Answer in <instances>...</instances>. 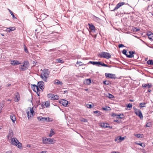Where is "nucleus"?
<instances>
[{
	"label": "nucleus",
	"mask_w": 153,
	"mask_h": 153,
	"mask_svg": "<svg viewBox=\"0 0 153 153\" xmlns=\"http://www.w3.org/2000/svg\"><path fill=\"white\" fill-rule=\"evenodd\" d=\"M49 73L48 69H44L40 75L41 78L45 82H47Z\"/></svg>",
	"instance_id": "nucleus-1"
},
{
	"label": "nucleus",
	"mask_w": 153,
	"mask_h": 153,
	"mask_svg": "<svg viewBox=\"0 0 153 153\" xmlns=\"http://www.w3.org/2000/svg\"><path fill=\"white\" fill-rule=\"evenodd\" d=\"M29 66V64L28 61H24L22 65L19 66V68L20 70L24 71L27 70Z\"/></svg>",
	"instance_id": "nucleus-2"
},
{
	"label": "nucleus",
	"mask_w": 153,
	"mask_h": 153,
	"mask_svg": "<svg viewBox=\"0 0 153 153\" xmlns=\"http://www.w3.org/2000/svg\"><path fill=\"white\" fill-rule=\"evenodd\" d=\"M11 143L13 145L17 146V147L19 148H20L22 146V143H20L18 140L16 138H12Z\"/></svg>",
	"instance_id": "nucleus-3"
},
{
	"label": "nucleus",
	"mask_w": 153,
	"mask_h": 153,
	"mask_svg": "<svg viewBox=\"0 0 153 153\" xmlns=\"http://www.w3.org/2000/svg\"><path fill=\"white\" fill-rule=\"evenodd\" d=\"M53 139L47 138L45 137L42 138L43 143L44 144H50L53 143Z\"/></svg>",
	"instance_id": "nucleus-4"
},
{
	"label": "nucleus",
	"mask_w": 153,
	"mask_h": 153,
	"mask_svg": "<svg viewBox=\"0 0 153 153\" xmlns=\"http://www.w3.org/2000/svg\"><path fill=\"white\" fill-rule=\"evenodd\" d=\"M133 108L135 114L139 117L141 119H142L143 118V116L141 111L135 107H133Z\"/></svg>",
	"instance_id": "nucleus-5"
},
{
	"label": "nucleus",
	"mask_w": 153,
	"mask_h": 153,
	"mask_svg": "<svg viewBox=\"0 0 153 153\" xmlns=\"http://www.w3.org/2000/svg\"><path fill=\"white\" fill-rule=\"evenodd\" d=\"M31 88L33 91L36 93L38 96H39L40 92V91H41L38 86L36 85H32Z\"/></svg>",
	"instance_id": "nucleus-6"
},
{
	"label": "nucleus",
	"mask_w": 153,
	"mask_h": 153,
	"mask_svg": "<svg viewBox=\"0 0 153 153\" xmlns=\"http://www.w3.org/2000/svg\"><path fill=\"white\" fill-rule=\"evenodd\" d=\"M47 97L51 100H57L59 98V97L58 96L52 94H48Z\"/></svg>",
	"instance_id": "nucleus-7"
},
{
	"label": "nucleus",
	"mask_w": 153,
	"mask_h": 153,
	"mask_svg": "<svg viewBox=\"0 0 153 153\" xmlns=\"http://www.w3.org/2000/svg\"><path fill=\"white\" fill-rule=\"evenodd\" d=\"M44 84V83L43 81H39L38 82L37 85L38 86L39 88L41 89V91H42L44 89L45 87Z\"/></svg>",
	"instance_id": "nucleus-8"
},
{
	"label": "nucleus",
	"mask_w": 153,
	"mask_h": 153,
	"mask_svg": "<svg viewBox=\"0 0 153 153\" xmlns=\"http://www.w3.org/2000/svg\"><path fill=\"white\" fill-rule=\"evenodd\" d=\"M112 116L114 117H116L117 118L123 119L124 118V116L123 114H117L115 113H113L112 114Z\"/></svg>",
	"instance_id": "nucleus-9"
},
{
	"label": "nucleus",
	"mask_w": 153,
	"mask_h": 153,
	"mask_svg": "<svg viewBox=\"0 0 153 153\" xmlns=\"http://www.w3.org/2000/svg\"><path fill=\"white\" fill-rule=\"evenodd\" d=\"M27 113L29 119L32 118L33 117V113H34V111L32 108H30V112L28 111L27 112Z\"/></svg>",
	"instance_id": "nucleus-10"
},
{
	"label": "nucleus",
	"mask_w": 153,
	"mask_h": 153,
	"mask_svg": "<svg viewBox=\"0 0 153 153\" xmlns=\"http://www.w3.org/2000/svg\"><path fill=\"white\" fill-rule=\"evenodd\" d=\"M106 78L108 77L111 79H115L116 78L115 75L112 74L106 73Z\"/></svg>",
	"instance_id": "nucleus-11"
},
{
	"label": "nucleus",
	"mask_w": 153,
	"mask_h": 153,
	"mask_svg": "<svg viewBox=\"0 0 153 153\" xmlns=\"http://www.w3.org/2000/svg\"><path fill=\"white\" fill-rule=\"evenodd\" d=\"M59 103L62 104L64 106L66 107L68 104V102L66 100L62 99L60 100Z\"/></svg>",
	"instance_id": "nucleus-12"
},
{
	"label": "nucleus",
	"mask_w": 153,
	"mask_h": 153,
	"mask_svg": "<svg viewBox=\"0 0 153 153\" xmlns=\"http://www.w3.org/2000/svg\"><path fill=\"white\" fill-rule=\"evenodd\" d=\"M124 4V3L123 2H121L117 4L115 7L114 8V9L112 10V11H114L117 10L119 8H120Z\"/></svg>",
	"instance_id": "nucleus-13"
},
{
	"label": "nucleus",
	"mask_w": 153,
	"mask_h": 153,
	"mask_svg": "<svg viewBox=\"0 0 153 153\" xmlns=\"http://www.w3.org/2000/svg\"><path fill=\"white\" fill-rule=\"evenodd\" d=\"M10 64L13 65H19L21 64V63L18 60H11Z\"/></svg>",
	"instance_id": "nucleus-14"
},
{
	"label": "nucleus",
	"mask_w": 153,
	"mask_h": 153,
	"mask_svg": "<svg viewBox=\"0 0 153 153\" xmlns=\"http://www.w3.org/2000/svg\"><path fill=\"white\" fill-rule=\"evenodd\" d=\"M135 53V52L134 51H130L129 52V53L130 54L128 55L127 56V57L128 58H129L134 57V55H133V54Z\"/></svg>",
	"instance_id": "nucleus-15"
},
{
	"label": "nucleus",
	"mask_w": 153,
	"mask_h": 153,
	"mask_svg": "<svg viewBox=\"0 0 153 153\" xmlns=\"http://www.w3.org/2000/svg\"><path fill=\"white\" fill-rule=\"evenodd\" d=\"M13 136V131L12 130H10L9 131V134L7 136V138L8 139L10 138H12Z\"/></svg>",
	"instance_id": "nucleus-16"
},
{
	"label": "nucleus",
	"mask_w": 153,
	"mask_h": 153,
	"mask_svg": "<svg viewBox=\"0 0 153 153\" xmlns=\"http://www.w3.org/2000/svg\"><path fill=\"white\" fill-rule=\"evenodd\" d=\"M125 139L124 137H122L121 136H119L115 140V141H118V142H120L123 140Z\"/></svg>",
	"instance_id": "nucleus-17"
},
{
	"label": "nucleus",
	"mask_w": 153,
	"mask_h": 153,
	"mask_svg": "<svg viewBox=\"0 0 153 153\" xmlns=\"http://www.w3.org/2000/svg\"><path fill=\"white\" fill-rule=\"evenodd\" d=\"M152 86V84L148 83L147 84H143L142 85V87L144 88H150Z\"/></svg>",
	"instance_id": "nucleus-18"
},
{
	"label": "nucleus",
	"mask_w": 153,
	"mask_h": 153,
	"mask_svg": "<svg viewBox=\"0 0 153 153\" xmlns=\"http://www.w3.org/2000/svg\"><path fill=\"white\" fill-rule=\"evenodd\" d=\"M89 63H91V64L93 65H95L98 66H99V64H101V62L90 61L89 62Z\"/></svg>",
	"instance_id": "nucleus-19"
},
{
	"label": "nucleus",
	"mask_w": 153,
	"mask_h": 153,
	"mask_svg": "<svg viewBox=\"0 0 153 153\" xmlns=\"http://www.w3.org/2000/svg\"><path fill=\"white\" fill-rule=\"evenodd\" d=\"M39 121H47V118L46 117H37Z\"/></svg>",
	"instance_id": "nucleus-20"
},
{
	"label": "nucleus",
	"mask_w": 153,
	"mask_h": 153,
	"mask_svg": "<svg viewBox=\"0 0 153 153\" xmlns=\"http://www.w3.org/2000/svg\"><path fill=\"white\" fill-rule=\"evenodd\" d=\"M98 56L99 57L102 58H105V52H100L98 54Z\"/></svg>",
	"instance_id": "nucleus-21"
},
{
	"label": "nucleus",
	"mask_w": 153,
	"mask_h": 153,
	"mask_svg": "<svg viewBox=\"0 0 153 153\" xmlns=\"http://www.w3.org/2000/svg\"><path fill=\"white\" fill-rule=\"evenodd\" d=\"M54 83L56 85H61L63 84V83L62 82L60 81L58 79H55L54 80Z\"/></svg>",
	"instance_id": "nucleus-22"
},
{
	"label": "nucleus",
	"mask_w": 153,
	"mask_h": 153,
	"mask_svg": "<svg viewBox=\"0 0 153 153\" xmlns=\"http://www.w3.org/2000/svg\"><path fill=\"white\" fill-rule=\"evenodd\" d=\"M89 28L91 30H95V27L92 24H88Z\"/></svg>",
	"instance_id": "nucleus-23"
},
{
	"label": "nucleus",
	"mask_w": 153,
	"mask_h": 153,
	"mask_svg": "<svg viewBox=\"0 0 153 153\" xmlns=\"http://www.w3.org/2000/svg\"><path fill=\"white\" fill-rule=\"evenodd\" d=\"M148 36L149 39L151 41L153 40V34L149 33H148Z\"/></svg>",
	"instance_id": "nucleus-24"
},
{
	"label": "nucleus",
	"mask_w": 153,
	"mask_h": 153,
	"mask_svg": "<svg viewBox=\"0 0 153 153\" xmlns=\"http://www.w3.org/2000/svg\"><path fill=\"white\" fill-rule=\"evenodd\" d=\"M10 118L13 122L14 123L16 120L15 116L13 114H11L10 116Z\"/></svg>",
	"instance_id": "nucleus-25"
},
{
	"label": "nucleus",
	"mask_w": 153,
	"mask_h": 153,
	"mask_svg": "<svg viewBox=\"0 0 153 153\" xmlns=\"http://www.w3.org/2000/svg\"><path fill=\"white\" fill-rule=\"evenodd\" d=\"M106 97H108L110 99L114 97V96L113 95L109 93H107L106 94Z\"/></svg>",
	"instance_id": "nucleus-26"
},
{
	"label": "nucleus",
	"mask_w": 153,
	"mask_h": 153,
	"mask_svg": "<svg viewBox=\"0 0 153 153\" xmlns=\"http://www.w3.org/2000/svg\"><path fill=\"white\" fill-rule=\"evenodd\" d=\"M91 83V80L90 79H86L84 82V83L87 85H89Z\"/></svg>",
	"instance_id": "nucleus-27"
},
{
	"label": "nucleus",
	"mask_w": 153,
	"mask_h": 153,
	"mask_svg": "<svg viewBox=\"0 0 153 153\" xmlns=\"http://www.w3.org/2000/svg\"><path fill=\"white\" fill-rule=\"evenodd\" d=\"M15 29V27H11L8 28L7 30L9 32L14 30Z\"/></svg>",
	"instance_id": "nucleus-28"
},
{
	"label": "nucleus",
	"mask_w": 153,
	"mask_h": 153,
	"mask_svg": "<svg viewBox=\"0 0 153 153\" xmlns=\"http://www.w3.org/2000/svg\"><path fill=\"white\" fill-rule=\"evenodd\" d=\"M136 137L138 138H142L143 137V135L142 134H137L134 135Z\"/></svg>",
	"instance_id": "nucleus-29"
},
{
	"label": "nucleus",
	"mask_w": 153,
	"mask_h": 153,
	"mask_svg": "<svg viewBox=\"0 0 153 153\" xmlns=\"http://www.w3.org/2000/svg\"><path fill=\"white\" fill-rule=\"evenodd\" d=\"M111 57V54L108 53L106 52V59H109Z\"/></svg>",
	"instance_id": "nucleus-30"
},
{
	"label": "nucleus",
	"mask_w": 153,
	"mask_h": 153,
	"mask_svg": "<svg viewBox=\"0 0 153 153\" xmlns=\"http://www.w3.org/2000/svg\"><path fill=\"white\" fill-rule=\"evenodd\" d=\"M147 63L149 65H153V60H149L147 61Z\"/></svg>",
	"instance_id": "nucleus-31"
},
{
	"label": "nucleus",
	"mask_w": 153,
	"mask_h": 153,
	"mask_svg": "<svg viewBox=\"0 0 153 153\" xmlns=\"http://www.w3.org/2000/svg\"><path fill=\"white\" fill-rule=\"evenodd\" d=\"M55 134L54 132L53 131L52 129H51L50 131V134L49 135V136L50 137H51L52 135H54Z\"/></svg>",
	"instance_id": "nucleus-32"
},
{
	"label": "nucleus",
	"mask_w": 153,
	"mask_h": 153,
	"mask_svg": "<svg viewBox=\"0 0 153 153\" xmlns=\"http://www.w3.org/2000/svg\"><path fill=\"white\" fill-rule=\"evenodd\" d=\"M146 103L145 102L141 103L140 104V108H143L145 107Z\"/></svg>",
	"instance_id": "nucleus-33"
},
{
	"label": "nucleus",
	"mask_w": 153,
	"mask_h": 153,
	"mask_svg": "<svg viewBox=\"0 0 153 153\" xmlns=\"http://www.w3.org/2000/svg\"><path fill=\"white\" fill-rule=\"evenodd\" d=\"M106 128L111 129L112 128V126H110L109 124L106 123Z\"/></svg>",
	"instance_id": "nucleus-34"
},
{
	"label": "nucleus",
	"mask_w": 153,
	"mask_h": 153,
	"mask_svg": "<svg viewBox=\"0 0 153 153\" xmlns=\"http://www.w3.org/2000/svg\"><path fill=\"white\" fill-rule=\"evenodd\" d=\"M94 19L95 21L96 22H99L100 21V19L99 18L97 17L96 16H94Z\"/></svg>",
	"instance_id": "nucleus-35"
},
{
	"label": "nucleus",
	"mask_w": 153,
	"mask_h": 153,
	"mask_svg": "<svg viewBox=\"0 0 153 153\" xmlns=\"http://www.w3.org/2000/svg\"><path fill=\"white\" fill-rule=\"evenodd\" d=\"M80 120L81 121L84 122H88V120L87 119L83 118H81L80 119Z\"/></svg>",
	"instance_id": "nucleus-36"
},
{
	"label": "nucleus",
	"mask_w": 153,
	"mask_h": 153,
	"mask_svg": "<svg viewBox=\"0 0 153 153\" xmlns=\"http://www.w3.org/2000/svg\"><path fill=\"white\" fill-rule=\"evenodd\" d=\"M9 11L10 12V14H11V15L12 16V17H13V18L16 19V17L15 16L13 13V12L11 10H10L9 9Z\"/></svg>",
	"instance_id": "nucleus-37"
},
{
	"label": "nucleus",
	"mask_w": 153,
	"mask_h": 153,
	"mask_svg": "<svg viewBox=\"0 0 153 153\" xmlns=\"http://www.w3.org/2000/svg\"><path fill=\"white\" fill-rule=\"evenodd\" d=\"M94 114H97V116H100V115H101V114H100V111H94Z\"/></svg>",
	"instance_id": "nucleus-38"
},
{
	"label": "nucleus",
	"mask_w": 153,
	"mask_h": 153,
	"mask_svg": "<svg viewBox=\"0 0 153 153\" xmlns=\"http://www.w3.org/2000/svg\"><path fill=\"white\" fill-rule=\"evenodd\" d=\"M45 105L46 107H49L50 105L49 102L46 101L45 103Z\"/></svg>",
	"instance_id": "nucleus-39"
},
{
	"label": "nucleus",
	"mask_w": 153,
	"mask_h": 153,
	"mask_svg": "<svg viewBox=\"0 0 153 153\" xmlns=\"http://www.w3.org/2000/svg\"><path fill=\"white\" fill-rule=\"evenodd\" d=\"M57 62L58 63H63L64 62L63 61L62 59H59L56 60Z\"/></svg>",
	"instance_id": "nucleus-40"
},
{
	"label": "nucleus",
	"mask_w": 153,
	"mask_h": 153,
	"mask_svg": "<svg viewBox=\"0 0 153 153\" xmlns=\"http://www.w3.org/2000/svg\"><path fill=\"white\" fill-rule=\"evenodd\" d=\"M122 53H123V54H124L126 56H127V55H128L126 54L127 51H126V50L124 49L122 51Z\"/></svg>",
	"instance_id": "nucleus-41"
},
{
	"label": "nucleus",
	"mask_w": 153,
	"mask_h": 153,
	"mask_svg": "<svg viewBox=\"0 0 153 153\" xmlns=\"http://www.w3.org/2000/svg\"><path fill=\"white\" fill-rule=\"evenodd\" d=\"M24 50L26 53H28V51L25 45L24 47Z\"/></svg>",
	"instance_id": "nucleus-42"
},
{
	"label": "nucleus",
	"mask_w": 153,
	"mask_h": 153,
	"mask_svg": "<svg viewBox=\"0 0 153 153\" xmlns=\"http://www.w3.org/2000/svg\"><path fill=\"white\" fill-rule=\"evenodd\" d=\"M114 122H116L117 123H120L122 122V121L121 120H115L114 121Z\"/></svg>",
	"instance_id": "nucleus-43"
},
{
	"label": "nucleus",
	"mask_w": 153,
	"mask_h": 153,
	"mask_svg": "<svg viewBox=\"0 0 153 153\" xmlns=\"http://www.w3.org/2000/svg\"><path fill=\"white\" fill-rule=\"evenodd\" d=\"M132 105L131 103L128 104L127 106V108H131L132 107Z\"/></svg>",
	"instance_id": "nucleus-44"
},
{
	"label": "nucleus",
	"mask_w": 153,
	"mask_h": 153,
	"mask_svg": "<svg viewBox=\"0 0 153 153\" xmlns=\"http://www.w3.org/2000/svg\"><path fill=\"white\" fill-rule=\"evenodd\" d=\"M137 145H139L141 146H142L143 147H145V145L144 144H143V143H137Z\"/></svg>",
	"instance_id": "nucleus-45"
},
{
	"label": "nucleus",
	"mask_w": 153,
	"mask_h": 153,
	"mask_svg": "<svg viewBox=\"0 0 153 153\" xmlns=\"http://www.w3.org/2000/svg\"><path fill=\"white\" fill-rule=\"evenodd\" d=\"M111 110V108L109 107L106 106V111H109Z\"/></svg>",
	"instance_id": "nucleus-46"
},
{
	"label": "nucleus",
	"mask_w": 153,
	"mask_h": 153,
	"mask_svg": "<svg viewBox=\"0 0 153 153\" xmlns=\"http://www.w3.org/2000/svg\"><path fill=\"white\" fill-rule=\"evenodd\" d=\"M16 97L17 99V102H18L19 100V95H17L16 96Z\"/></svg>",
	"instance_id": "nucleus-47"
},
{
	"label": "nucleus",
	"mask_w": 153,
	"mask_h": 153,
	"mask_svg": "<svg viewBox=\"0 0 153 153\" xmlns=\"http://www.w3.org/2000/svg\"><path fill=\"white\" fill-rule=\"evenodd\" d=\"M87 107L88 108H91L92 107V105L91 104H88L87 105Z\"/></svg>",
	"instance_id": "nucleus-48"
},
{
	"label": "nucleus",
	"mask_w": 153,
	"mask_h": 153,
	"mask_svg": "<svg viewBox=\"0 0 153 153\" xmlns=\"http://www.w3.org/2000/svg\"><path fill=\"white\" fill-rule=\"evenodd\" d=\"M110 83L111 82L110 81L106 80V85H109Z\"/></svg>",
	"instance_id": "nucleus-49"
},
{
	"label": "nucleus",
	"mask_w": 153,
	"mask_h": 153,
	"mask_svg": "<svg viewBox=\"0 0 153 153\" xmlns=\"http://www.w3.org/2000/svg\"><path fill=\"white\" fill-rule=\"evenodd\" d=\"M124 47V45L122 44H120L119 45V48L123 47Z\"/></svg>",
	"instance_id": "nucleus-50"
},
{
	"label": "nucleus",
	"mask_w": 153,
	"mask_h": 153,
	"mask_svg": "<svg viewBox=\"0 0 153 153\" xmlns=\"http://www.w3.org/2000/svg\"><path fill=\"white\" fill-rule=\"evenodd\" d=\"M56 49H53L50 50H49V52L55 51Z\"/></svg>",
	"instance_id": "nucleus-51"
},
{
	"label": "nucleus",
	"mask_w": 153,
	"mask_h": 153,
	"mask_svg": "<svg viewBox=\"0 0 153 153\" xmlns=\"http://www.w3.org/2000/svg\"><path fill=\"white\" fill-rule=\"evenodd\" d=\"M99 65H101L102 66L105 67V64L104 63H102L101 62V64H99Z\"/></svg>",
	"instance_id": "nucleus-52"
},
{
	"label": "nucleus",
	"mask_w": 153,
	"mask_h": 153,
	"mask_svg": "<svg viewBox=\"0 0 153 153\" xmlns=\"http://www.w3.org/2000/svg\"><path fill=\"white\" fill-rule=\"evenodd\" d=\"M135 31H137L138 30H139L140 29H137L136 28H135L134 29V30Z\"/></svg>",
	"instance_id": "nucleus-53"
},
{
	"label": "nucleus",
	"mask_w": 153,
	"mask_h": 153,
	"mask_svg": "<svg viewBox=\"0 0 153 153\" xmlns=\"http://www.w3.org/2000/svg\"><path fill=\"white\" fill-rule=\"evenodd\" d=\"M2 107L1 105H0V113L1 112L2 109Z\"/></svg>",
	"instance_id": "nucleus-54"
},
{
	"label": "nucleus",
	"mask_w": 153,
	"mask_h": 153,
	"mask_svg": "<svg viewBox=\"0 0 153 153\" xmlns=\"http://www.w3.org/2000/svg\"><path fill=\"white\" fill-rule=\"evenodd\" d=\"M82 63V62L80 61H78L77 62H76V63L77 64H80V63Z\"/></svg>",
	"instance_id": "nucleus-55"
},
{
	"label": "nucleus",
	"mask_w": 153,
	"mask_h": 153,
	"mask_svg": "<svg viewBox=\"0 0 153 153\" xmlns=\"http://www.w3.org/2000/svg\"><path fill=\"white\" fill-rule=\"evenodd\" d=\"M6 153H11V152L10 151H9L7 152Z\"/></svg>",
	"instance_id": "nucleus-56"
},
{
	"label": "nucleus",
	"mask_w": 153,
	"mask_h": 153,
	"mask_svg": "<svg viewBox=\"0 0 153 153\" xmlns=\"http://www.w3.org/2000/svg\"><path fill=\"white\" fill-rule=\"evenodd\" d=\"M11 85V84H7V85H6V86L7 87H9Z\"/></svg>",
	"instance_id": "nucleus-57"
},
{
	"label": "nucleus",
	"mask_w": 153,
	"mask_h": 153,
	"mask_svg": "<svg viewBox=\"0 0 153 153\" xmlns=\"http://www.w3.org/2000/svg\"><path fill=\"white\" fill-rule=\"evenodd\" d=\"M151 91V90H150V89H149L148 90V91L149 92H150Z\"/></svg>",
	"instance_id": "nucleus-58"
},
{
	"label": "nucleus",
	"mask_w": 153,
	"mask_h": 153,
	"mask_svg": "<svg viewBox=\"0 0 153 153\" xmlns=\"http://www.w3.org/2000/svg\"><path fill=\"white\" fill-rule=\"evenodd\" d=\"M130 102H133L134 101V100H130Z\"/></svg>",
	"instance_id": "nucleus-59"
},
{
	"label": "nucleus",
	"mask_w": 153,
	"mask_h": 153,
	"mask_svg": "<svg viewBox=\"0 0 153 153\" xmlns=\"http://www.w3.org/2000/svg\"><path fill=\"white\" fill-rule=\"evenodd\" d=\"M111 153H117V152H111Z\"/></svg>",
	"instance_id": "nucleus-60"
},
{
	"label": "nucleus",
	"mask_w": 153,
	"mask_h": 153,
	"mask_svg": "<svg viewBox=\"0 0 153 153\" xmlns=\"http://www.w3.org/2000/svg\"><path fill=\"white\" fill-rule=\"evenodd\" d=\"M103 83H104V84L105 85V81H103Z\"/></svg>",
	"instance_id": "nucleus-61"
},
{
	"label": "nucleus",
	"mask_w": 153,
	"mask_h": 153,
	"mask_svg": "<svg viewBox=\"0 0 153 153\" xmlns=\"http://www.w3.org/2000/svg\"><path fill=\"white\" fill-rule=\"evenodd\" d=\"M33 64H34V63H35V65H36V63H35V61H33Z\"/></svg>",
	"instance_id": "nucleus-62"
},
{
	"label": "nucleus",
	"mask_w": 153,
	"mask_h": 153,
	"mask_svg": "<svg viewBox=\"0 0 153 153\" xmlns=\"http://www.w3.org/2000/svg\"><path fill=\"white\" fill-rule=\"evenodd\" d=\"M67 91H64V93H67Z\"/></svg>",
	"instance_id": "nucleus-63"
},
{
	"label": "nucleus",
	"mask_w": 153,
	"mask_h": 153,
	"mask_svg": "<svg viewBox=\"0 0 153 153\" xmlns=\"http://www.w3.org/2000/svg\"><path fill=\"white\" fill-rule=\"evenodd\" d=\"M102 109L104 110H105V108H103Z\"/></svg>",
	"instance_id": "nucleus-64"
}]
</instances>
